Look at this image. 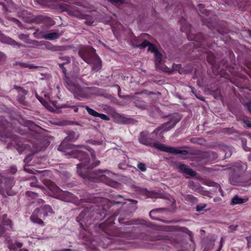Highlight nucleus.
I'll use <instances>...</instances> for the list:
<instances>
[{
  "label": "nucleus",
  "mask_w": 251,
  "mask_h": 251,
  "mask_svg": "<svg viewBox=\"0 0 251 251\" xmlns=\"http://www.w3.org/2000/svg\"><path fill=\"white\" fill-rule=\"evenodd\" d=\"M185 199L186 201L196 203L198 202V200L197 198L195 197L193 195L188 194L185 197Z\"/></svg>",
  "instance_id": "26"
},
{
  "label": "nucleus",
  "mask_w": 251,
  "mask_h": 251,
  "mask_svg": "<svg viewBox=\"0 0 251 251\" xmlns=\"http://www.w3.org/2000/svg\"><path fill=\"white\" fill-rule=\"evenodd\" d=\"M62 33H59L58 30L54 32L46 34L43 36V38L47 40H54L58 38Z\"/></svg>",
  "instance_id": "19"
},
{
  "label": "nucleus",
  "mask_w": 251,
  "mask_h": 251,
  "mask_svg": "<svg viewBox=\"0 0 251 251\" xmlns=\"http://www.w3.org/2000/svg\"><path fill=\"white\" fill-rule=\"evenodd\" d=\"M68 142L69 141L68 140H66V139H64L58 146V150L63 152H65L67 149H72L74 146V145L68 143Z\"/></svg>",
  "instance_id": "17"
},
{
  "label": "nucleus",
  "mask_w": 251,
  "mask_h": 251,
  "mask_svg": "<svg viewBox=\"0 0 251 251\" xmlns=\"http://www.w3.org/2000/svg\"><path fill=\"white\" fill-rule=\"evenodd\" d=\"M14 22L18 25L21 28H23V25L17 19H15L14 20Z\"/></svg>",
  "instance_id": "54"
},
{
  "label": "nucleus",
  "mask_w": 251,
  "mask_h": 251,
  "mask_svg": "<svg viewBox=\"0 0 251 251\" xmlns=\"http://www.w3.org/2000/svg\"><path fill=\"white\" fill-rule=\"evenodd\" d=\"M66 133L68 135L65 139L68 141H74L76 140L78 137V135H76L75 133L73 131H68Z\"/></svg>",
  "instance_id": "23"
},
{
  "label": "nucleus",
  "mask_w": 251,
  "mask_h": 251,
  "mask_svg": "<svg viewBox=\"0 0 251 251\" xmlns=\"http://www.w3.org/2000/svg\"><path fill=\"white\" fill-rule=\"evenodd\" d=\"M155 53L156 61L155 63H161L162 62V55L158 50L156 51Z\"/></svg>",
  "instance_id": "33"
},
{
  "label": "nucleus",
  "mask_w": 251,
  "mask_h": 251,
  "mask_svg": "<svg viewBox=\"0 0 251 251\" xmlns=\"http://www.w3.org/2000/svg\"><path fill=\"white\" fill-rule=\"evenodd\" d=\"M191 142L199 145H202L205 142V140L202 138H192L190 139Z\"/></svg>",
  "instance_id": "29"
},
{
  "label": "nucleus",
  "mask_w": 251,
  "mask_h": 251,
  "mask_svg": "<svg viewBox=\"0 0 251 251\" xmlns=\"http://www.w3.org/2000/svg\"><path fill=\"white\" fill-rule=\"evenodd\" d=\"M46 217L47 216H44L43 212L42 209L39 207L36 208L34 210L30 218L33 223L43 226H44V222L41 218L45 219Z\"/></svg>",
  "instance_id": "9"
},
{
  "label": "nucleus",
  "mask_w": 251,
  "mask_h": 251,
  "mask_svg": "<svg viewBox=\"0 0 251 251\" xmlns=\"http://www.w3.org/2000/svg\"><path fill=\"white\" fill-rule=\"evenodd\" d=\"M94 22V19L90 16H88V18H86V21L85 23L88 25H92Z\"/></svg>",
  "instance_id": "44"
},
{
  "label": "nucleus",
  "mask_w": 251,
  "mask_h": 251,
  "mask_svg": "<svg viewBox=\"0 0 251 251\" xmlns=\"http://www.w3.org/2000/svg\"><path fill=\"white\" fill-rule=\"evenodd\" d=\"M247 169V165L242 162L235 163L232 166V167H230V169L231 171L238 173L242 172H244L246 171Z\"/></svg>",
  "instance_id": "14"
},
{
  "label": "nucleus",
  "mask_w": 251,
  "mask_h": 251,
  "mask_svg": "<svg viewBox=\"0 0 251 251\" xmlns=\"http://www.w3.org/2000/svg\"><path fill=\"white\" fill-rule=\"evenodd\" d=\"M177 168L179 171L182 173H195L191 169L188 168V166L184 164L179 163L177 165Z\"/></svg>",
  "instance_id": "24"
},
{
  "label": "nucleus",
  "mask_w": 251,
  "mask_h": 251,
  "mask_svg": "<svg viewBox=\"0 0 251 251\" xmlns=\"http://www.w3.org/2000/svg\"><path fill=\"white\" fill-rule=\"evenodd\" d=\"M5 58V55L3 53L0 52V62L4 60Z\"/></svg>",
  "instance_id": "56"
},
{
  "label": "nucleus",
  "mask_w": 251,
  "mask_h": 251,
  "mask_svg": "<svg viewBox=\"0 0 251 251\" xmlns=\"http://www.w3.org/2000/svg\"><path fill=\"white\" fill-rule=\"evenodd\" d=\"M246 106L248 111L251 113V102L247 103Z\"/></svg>",
  "instance_id": "62"
},
{
  "label": "nucleus",
  "mask_w": 251,
  "mask_h": 251,
  "mask_svg": "<svg viewBox=\"0 0 251 251\" xmlns=\"http://www.w3.org/2000/svg\"><path fill=\"white\" fill-rule=\"evenodd\" d=\"M97 117H100L101 119L105 121H109L110 120V118L108 116L103 114L99 113Z\"/></svg>",
  "instance_id": "45"
},
{
  "label": "nucleus",
  "mask_w": 251,
  "mask_h": 251,
  "mask_svg": "<svg viewBox=\"0 0 251 251\" xmlns=\"http://www.w3.org/2000/svg\"><path fill=\"white\" fill-rule=\"evenodd\" d=\"M1 175V174H0ZM14 179L12 177H5L0 175V188L5 190L10 189L14 184Z\"/></svg>",
  "instance_id": "10"
},
{
  "label": "nucleus",
  "mask_w": 251,
  "mask_h": 251,
  "mask_svg": "<svg viewBox=\"0 0 251 251\" xmlns=\"http://www.w3.org/2000/svg\"><path fill=\"white\" fill-rule=\"evenodd\" d=\"M25 195L28 197L31 198H34L35 197H37L38 196V194L36 193L27 191L25 192Z\"/></svg>",
  "instance_id": "37"
},
{
  "label": "nucleus",
  "mask_w": 251,
  "mask_h": 251,
  "mask_svg": "<svg viewBox=\"0 0 251 251\" xmlns=\"http://www.w3.org/2000/svg\"><path fill=\"white\" fill-rule=\"evenodd\" d=\"M150 36L146 33H142L140 35V36H139V39L143 40V43L140 44H133L132 46L133 48H139L140 49H144L146 47H149V50L155 52L156 51L158 50L155 47V45L151 43L149 41L147 40V39H148Z\"/></svg>",
  "instance_id": "6"
},
{
  "label": "nucleus",
  "mask_w": 251,
  "mask_h": 251,
  "mask_svg": "<svg viewBox=\"0 0 251 251\" xmlns=\"http://www.w3.org/2000/svg\"><path fill=\"white\" fill-rule=\"evenodd\" d=\"M32 159V155L29 154L27 155L24 161L25 163H28L30 162Z\"/></svg>",
  "instance_id": "50"
},
{
  "label": "nucleus",
  "mask_w": 251,
  "mask_h": 251,
  "mask_svg": "<svg viewBox=\"0 0 251 251\" xmlns=\"http://www.w3.org/2000/svg\"><path fill=\"white\" fill-rule=\"evenodd\" d=\"M64 63H60L59 64V66L64 74L65 77L63 80L66 84V87L70 92L73 93L75 97H79L83 98H86L87 94L81 87L79 85L75 84L72 80H70L69 77L66 76L67 70L64 67Z\"/></svg>",
  "instance_id": "2"
},
{
  "label": "nucleus",
  "mask_w": 251,
  "mask_h": 251,
  "mask_svg": "<svg viewBox=\"0 0 251 251\" xmlns=\"http://www.w3.org/2000/svg\"><path fill=\"white\" fill-rule=\"evenodd\" d=\"M248 199H242L240 198L238 195H235L232 199L230 205H234L238 204H242L248 201Z\"/></svg>",
  "instance_id": "20"
},
{
  "label": "nucleus",
  "mask_w": 251,
  "mask_h": 251,
  "mask_svg": "<svg viewBox=\"0 0 251 251\" xmlns=\"http://www.w3.org/2000/svg\"><path fill=\"white\" fill-rule=\"evenodd\" d=\"M200 11L202 14H207L209 12L206 9L204 8V5L202 4H199L198 5Z\"/></svg>",
  "instance_id": "38"
},
{
  "label": "nucleus",
  "mask_w": 251,
  "mask_h": 251,
  "mask_svg": "<svg viewBox=\"0 0 251 251\" xmlns=\"http://www.w3.org/2000/svg\"><path fill=\"white\" fill-rule=\"evenodd\" d=\"M63 195L65 196L63 199V200L66 201H70L72 194L68 192H63Z\"/></svg>",
  "instance_id": "35"
},
{
  "label": "nucleus",
  "mask_w": 251,
  "mask_h": 251,
  "mask_svg": "<svg viewBox=\"0 0 251 251\" xmlns=\"http://www.w3.org/2000/svg\"><path fill=\"white\" fill-rule=\"evenodd\" d=\"M181 68V64H174L172 66V68H171V69H172L173 72L174 71H179V70Z\"/></svg>",
  "instance_id": "43"
},
{
  "label": "nucleus",
  "mask_w": 251,
  "mask_h": 251,
  "mask_svg": "<svg viewBox=\"0 0 251 251\" xmlns=\"http://www.w3.org/2000/svg\"><path fill=\"white\" fill-rule=\"evenodd\" d=\"M79 56L87 63H91L92 59L97 54L96 50L90 46H80L78 48Z\"/></svg>",
  "instance_id": "4"
},
{
  "label": "nucleus",
  "mask_w": 251,
  "mask_h": 251,
  "mask_svg": "<svg viewBox=\"0 0 251 251\" xmlns=\"http://www.w3.org/2000/svg\"><path fill=\"white\" fill-rule=\"evenodd\" d=\"M28 166H25L24 167L25 171L27 172V173H33V171L31 169L28 168Z\"/></svg>",
  "instance_id": "58"
},
{
  "label": "nucleus",
  "mask_w": 251,
  "mask_h": 251,
  "mask_svg": "<svg viewBox=\"0 0 251 251\" xmlns=\"http://www.w3.org/2000/svg\"><path fill=\"white\" fill-rule=\"evenodd\" d=\"M26 124L27 126H28L32 130H36V128L39 127V126H38L35 125L31 121H27L26 122Z\"/></svg>",
  "instance_id": "32"
},
{
  "label": "nucleus",
  "mask_w": 251,
  "mask_h": 251,
  "mask_svg": "<svg viewBox=\"0 0 251 251\" xmlns=\"http://www.w3.org/2000/svg\"><path fill=\"white\" fill-rule=\"evenodd\" d=\"M207 206V204L205 203H201L198 204L196 206V210L198 212H201L202 211L204 208H205Z\"/></svg>",
  "instance_id": "36"
},
{
  "label": "nucleus",
  "mask_w": 251,
  "mask_h": 251,
  "mask_svg": "<svg viewBox=\"0 0 251 251\" xmlns=\"http://www.w3.org/2000/svg\"><path fill=\"white\" fill-rule=\"evenodd\" d=\"M202 183L206 185L218 188L219 192L220 193L221 195L223 197L224 196V191L219 183L209 179H204L202 181Z\"/></svg>",
  "instance_id": "15"
},
{
  "label": "nucleus",
  "mask_w": 251,
  "mask_h": 251,
  "mask_svg": "<svg viewBox=\"0 0 251 251\" xmlns=\"http://www.w3.org/2000/svg\"><path fill=\"white\" fill-rule=\"evenodd\" d=\"M155 66L156 69L160 70L163 72L168 73L171 74L173 72L172 69L166 66L165 65L162 64V63H155Z\"/></svg>",
  "instance_id": "21"
},
{
  "label": "nucleus",
  "mask_w": 251,
  "mask_h": 251,
  "mask_svg": "<svg viewBox=\"0 0 251 251\" xmlns=\"http://www.w3.org/2000/svg\"><path fill=\"white\" fill-rule=\"evenodd\" d=\"M70 124V122L67 121L60 122L57 123V125L61 126H67Z\"/></svg>",
  "instance_id": "49"
},
{
  "label": "nucleus",
  "mask_w": 251,
  "mask_h": 251,
  "mask_svg": "<svg viewBox=\"0 0 251 251\" xmlns=\"http://www.w3.org/2000/svg\"><path fill=\"white\" fill-rule=\"evenodd\" d=\"M177 122L178 121L176 119H171L169 121L164 123L161 126L156 128L152 133L157 134L160 131H161V132H159V135L160 136L163 137V133L164 131H168L172 128L175 126Z\"/></svg>",
  "instance_id": "7"
},
{
  "label": "nucleus",
  "mask_w": 251,
  "mask_h": 251,
  "mask_svg": "<svg viewBox=\"0 0 251 251\" xmlns=\"http://www.w3.org/2000/svg\"><path fill=\"white\" fill-rule=\"evenodd\" d=\"M2 224L3 226H8L7 229L10 230H13L12 222L10 219H6L4 221H2Z\"/></svg>",
  "instance_id": "28"
},
{
  "label": "nucleus",
  "mask_w": 251,
  "mask_h": 251,
  "mask_svg": "<svg viewBox=\"0 0 251 251\" xmlns=\"http://www.w3.org/2000/svg\"><path fill=\"white\" fill-rule=\"evenodd\" d=\"M242 145L244 150L249 151V148L247 147V141L246 139H242Z\"/></svg>",
  "instance_id": "47"
},
{
  "label": "nucleus",
  "mask_w": 251,
  "mask_h": 251,
  "mask_svg": "<svg viewBox=\"0 0 251 251\" xmlns=\"http://www.w3.org/2000/svg\"><path fill=\"white\" fill-rule=\"evenodd\" d=\"M238 226V225H230L228 226V228L229 229V232H233L237 229V227Z\"/></svg>",
  "instance_id": "48"
},
{
  "label": "nucleus",
  "mask_w": 251,
  "mask_h": 251,
  "mask_svg": "<svg viewBox=\"0 0 251 251\" xmlns=\"http://www.w3.org/2000/svg\"><path fill=\"white\" fill-rule=\"evenodd\" d=\"M245 123L248 127H251V121L249 120L245 121Z\"/></svg>",
  "instance_id": "64"
},
{
  "label": "nucleus",
  "mask_w": 251,
  "mask_h": 251,
  "mask_svg": "<svg viewBox=\"0 0 251 251\" xmlns=\"http://www.w3.org/2000/svg\"><path fill=\"white\" fill-rule=\"evenodd\" d=\"M202 156L209 160H213L218 158V154L213 151H207L203 153Z\"/></svg>",
  "instance_id": "22"
},
{
  "label": "nucleus",
  "mask_w": 251,
  "mask_h": 251,
  "mask_svg": "<svg viewBox=\"0 0 251 251\" xmlns=\"http://www.w3.org/2000/svg\"><path fill=\"white\" fill-rule=\"evenodd\" d=\"M159 209H153L150 212L149 215L150 218L152 220H159V218L155 216L158 212Z\"/></svg>",
  "instance_id": "31"
},
{
  "label": "nucleus",
  "mask_w": 251,
  "mask_h": 251,
  "mask_svg": "<svg viewBox=\"0 0 251 251\" xmlns=\"http://www.w3.org/2000/svg\"><path fill=\"white\" fill-rule=\"evenodd\" d=\"M18 37L21 40L26 41L28 40L29 35L27 34H21L18 35Z\"/></svg>",
  "instance_id": "42"
},
{
  "label": "nucleus",
  "mask_w": 251,
  "mask_h": 251,
  "mask_svg": "<svg viewBox=\"0 0 251 251\" xmlns=\"http://www.w3.org/2000/svg\"><path fill=\"white\" fill-rule=\"evenodd\" d=\"M15 88L16 89L20 90L24 95H26L27 93L26 90H24L23 88L21 87L15 86Z\"/></svg>",
  "instance_id": "51"
},
{
  "label": "nucleus",
  "mask_w": 251,
  "mask_h": 251,
  "mask_svg": "<svg viewBox=\"0 0 251 251\" xmlns=\"http://www.w3.org/2000/svg\"><path fill=\"white\" fill-rule=\"evenodd\" d=\"M229 180L230 183L234 185H238L243 182L239 174H231L229 176Z\"/></svg>",
  "instance_id": "16"
},
{
  "label": "nucleus",
  "mask_w": 251,
  "mask_h": 251,
  "mask_svg": "<svg viewBox=\"0 0 251 251\" xmlns=\"http://www.w3.org/2000/svg\"><path fill=\"white\" fill-rule=\"evenodd\" d=\"M138 168L142 172H145L146 170V165L143 163H139L137 165Z\"/></svg>",
  "instance_id": "40"
},
{
  "label": "nucleus",
  "mask_w": 251,
  "mask_h": 251,
  "mask_svg": "<svg viewBox=\"0 0 251 251\" xmlns=\"http://www.w3.org/2000/svg\"><path fill=\"white\" fill-rule=\"evenodd\" d=\"M130 120V119H126V118H123L122 119H121V123L122 124H127V123H129V121Z\"/></svg>",
  "instance_id": "55"
},
{
  "label": "nucleus",
  "mask_w": 251,
  "mask_h": 251,
  "mask_svg": "<svg viewBox=\"0 0 251 251\" xmlns=\"http://www.w3.org/2000/svg\"><path fill=\"white\" fill-rule=\"evenodd\" d=\"M84 107L87 110V111L88 112V113H89V115H91V116H92L93 117H98V114H99L98 112H97V111H96L95 110H94L92 108L89 107L87 105L84 106Z\"/></svg>",
  "instance_id": "27"
},
{
  "label": "nucleus",
  "mask_w": 251,
  "mask_h": 251,
  "mask_svg": "<svg viewBox=\"0 0 251 251\" xmlns=\"http://www.w3.org/2000/svg\"><path fill=\"white\" fill-rule=\"evenodd\" d=\"M156 149L160 150V151H165L173 154H181L184 155H186L189 153L191 154H194V152L191 151V148L188 146H182L181 149H187L188 150H180L177 149L174 147H167L165 146L163 144H160V145H157Z\"/></svg>",
  "instance_id": "5"
},
{
  "label": "nucleus",
  "mask_w": 251,
  "mask_h": 251,
  "mask_svg": "<svg viewBox=\"0 0 251 251\" xmlns=\"http://www.w3.org/2000/svg\"><path fill=\"white\" fill-rule=\"evenodd\" d=\"M41 209H42L44 216H47L48 213H53V211L51 208V207L49 205H45L44 206H42L40 207Z\"/></svg>",
  "instance_id": "25"
},
{
  "label": "nucleus",
  "mask_w": 251,
  "mask_h": 251,
  "mask_svg": "<svg viewBox=\"0 0 251 251\" xmlns=\"http://www.w3.org/2000/svg\"><path fill=\"white\" fill-rule=\"evenodd\" d=\"M171 229L172 230L181 231L185 233L188 234L190 237H192L193 236L192 232L186 227L175 226H172Z\"/></svg>",
  "instance_id": "18"
},
{
  "label": "nucleus",
  "mask_w": 251,
  "mask_h": 251,
  "mask_svg": "<svg viewBox=\"0 0 251 251\" xmlns=\"http://www.w3.org/2000/svg\"><path fill=\"white\" fill-rule=\"evenodd\" d=\"M21 66L24 67H28V68H37V66H34L33 65H26L25 64H21Z\"/></svg>",
  "instance_id": "53"
},
{
  "label": "nucleus",
  "mask_w": 251,
  "mask_h": 251,
  "mask_svg": "<svg viewBox=\"0 0 251 251\" xmlns=\"http://www.w3.org/2000/svg\"><path fill=\"white\" fill-rule=\"evenodd\" d=\"M139 141L141 144L146 146L152 147L156 149L157 145H160L159 143L154 142L153 139L148 137V132L142 131L139 137Z\"/></svg>",
  "instance_id": "8"
},
{
  "label": "nucleus",
  "mask_w": 251,
  "mask_h": 251,
  "mask_svg": "<svg viewBox=\"0 0 251 251\" xmlns=\"http://www.w3.org/2000/svg\"><path fill=\"white\" fill-rule=\"evenodd\" d=\"M4 226L0 224V237H4L5 236L6 229Z\"/></svg>",
  "instance_id": "39"
},
{
  "label": "nucleus",
  "mask_w": 251,
  "mask_h": 251,
  "mask_svg": "<svg viewBox=\"0 0 251 251\" xmlns=\"http://www.w3.org/2000/svg\"><path fill=\"white\" fill-rule=\"evenodd\" d=\"M224 239L223 237H222L221 239V240H220V246H219V247L220 248V249H222L223 247V244H224Z\"/></svg>",
  "instance_id": "59"
},
{
  "label": "nucleus",
  "mask_w": 251,
  "mask_h": 251,
  "mask_svg": "<svg viewBox=\"0 0 251 251\" xmlns=\"http://www.w3.org/2000/svg\"><path fill=\"white\" fill-rule=\"evenodd\" d=\"M91 63H87L88 64H92V69L93 71L98 72L100 70L102 66V62L100 57L97 55L94 58L92 59Z\"/></svg>",
  "instance_id": "12"
},
{
  "label": "nucleus",
  "mask_w": 251,
  "mask_h": 251,
  "mask_svg": "<svg viewBox=\"0 0 251 251\" xmlns=\"http://www.w3.org/2000/svg\"><path fill=\"white\" fill-rule=\"evenodd\" d=\"M73 80L76 82H77L78 80L82 83H84V81L82 78V77H73Z\"/></svg>",
  "instance_id": "60"
},
{
  "label": "nucleus",
  "mask_w": 251,
  "mask_h": 251,
  "mask_svg": "<svg viewBox=\"0 0 251 251\" xmlns=\"http://www.w3.org/2000/svg\"><path fill=\"white\" fill-rule=\"evenodd\" d=\"M59 59L64 61V62L63 63L64 64H67L70 62V58L67 56H60Z\"/></svg>",
  "instance_id": "41"
},
{
  "label": "nucleus",
  "mask_w": 251,
  "mask_h": 251,
  "mask_svg": "<svg viewBox=\"0 0 251 251\" xmlns=\"http://www.w3.org/2000/svg\"><path fill=\"white\" fill-rule=\"evenodd\" d=\"M124 219L120 218L118 221L120 224L124 225H146L148 227H152V224L151 223H148L146 220L143 219H135L128 220L124 222Z\"/></svg>",
  "instance_id": "11"
},
{
  "label": "nucleus",
  "mask_w": 251,
  "mask_h": 251,
  "mask_svg": "<svg viewBox=\"0 0 251 251\" xmlns=\"http://www.w3.org/2000/svg\"><path fill=\"white\" fill-rule=\"evenodd\" d=\"M195 40L198 42H202L206 40V37L202 33L198 34L195 36Z\"/></svg>",
  "instance_id": "34"
},
{
  "label": "nucleus",
  "mask_w": 251,
  "mask_h": 251,
  "mask_svg": "<svg viewBox=\"0 0 251 251\" xmlns=\"http://www.w3.org/2000/svg\"><path fill=\"white\" fill-rule=\"evenodd\" d=\"M203 195L207 197H210V198L212 197V196H211L210 192L208 191H204L203 192Z\"/></svg>",
  "instance_id": "63"
},
{
  "label": "nucleus",
  "mask_w": 251,
  "mask_h": 251,
  "mask_svg": "<svg viewBox=\"0 0 251 251\" xmlns=\"http://www.w3.org/2000/svg\"><path fill=\"white\" fill-rule=\"evenodd\" d=\"M99 201L100 206L94 204L86 207L76 218V220L79 223L80 227L85 230H87L88 226L92 224V221L95 220L93 219L94 212L103 218L111 214L104 222L100 225L99 228L104 232L108 238L111 237H125L126 233L122 231L120 227L114 226L115 218L119 212L118 211L113 212V208L112 207L115 204H119L121 202L110 201L105 198L99 199Z\"/></svg>",
  "instance_id": "1"
},
{
  "label": "nucleus",
  "mask_w": 251,
  "mask_h": 251,
  "mask_svg": "<svg viewBox=\"0 0 251 251\" xmlns=\"http://www.w3.org/2000/svg\"><path fill=\"white\" fill-rule=\"evenodd\" d=\"M69 48L68 46H52L50 50L52 51H64Z\"/></svg>",
  "instance_id": "30"
},
{
  "label": "nucleus",
  "mask_w": 251,
  "mask_h": 251,
  "mask_svg": "<svg viewBox=\"0 0 251 251\" xmlns=\"http://www.w3.org/2000/svg\"><path fill=\"white\" fill-rule=\"evenodd\" d=\"M99 95L100 96H103L105 98H106L107 99H110L112 97V95H111L110 94H100Z\"/></svg>",
  "instance_id": "57"
},
{
  "label": "nucleus",
  "mask_w": 251,
  "mask_h": 251,
  "mask_svg": "<svg viewBox=\"0 0 251 251\" xmlns=\"http://www.w3.org/2000/svg\"><path fill=\"white\" fill-rule=\"evenodd\" d=\"M247 241V246L249 248L251 247V235L246 238Z\"/></svg>",
  "instance_id": "52"
},
{
  "label": "nucleus",
  "mask_w": 251,
  "mask_h": 251,
  "mask_svg": "<svg viewBox=\"0 0 251 251\" xmlns=\"http://www.w3.org/2000/svg\"><path fill=\"white\" fill-rule=\"evenodd\" d=\"M43 182L51 191L57 193L61 192L60 188L50 180L43 179Z\"/></svg>",
  "instance_id": "13"
},
{
  "label": "nucleus",
  "mask_w": 251,
  "mask_h": 251,
  "mask_svg": "<svg viewBox=\"0 0 251 251\" xmlns=\"http://www.w3.org/2000/svg\"><path fill=\"white\" fill-rule=\"evenodd\" d=\"M72 155L80 161V163L77 164V168L80 169L79 171L81 172L92 169L100 163V161H98L94 164H90L89 155L82 151H76L73 152Z\"/></svg>",
  "instance_id": "3"
},
{
  "label": "nucleus",
  "mask_w": 251,
  "mask_h": 251,
  "mask_svg": "<svg viewBox=\"0 0 251 251\" xmlns=\"http://www.w3.org/2000/svg\"><path fill=\"white\" fill-rule=\"evenodd\" d=\"M45 107L50 111L53 112L54 111L53 108L48 102H46L43 104Z\"/></svg>",
  "instance_id": "46"
},
{
  "label": "nucleus",
  "mask_w": 251,
  "mask_h": 251,
  "mask_svg": "<svg viewBox=\"0 0 251 251\" xmlns=\"http://www.w3.org/2000/svg\"><path fill=\"white\" fill-rule=\"evenodd\" d=\"M80 176L83 178L89 177L90 174H79Z\"/></svg>",
  "instance_id": "61"
}]
</instances>
